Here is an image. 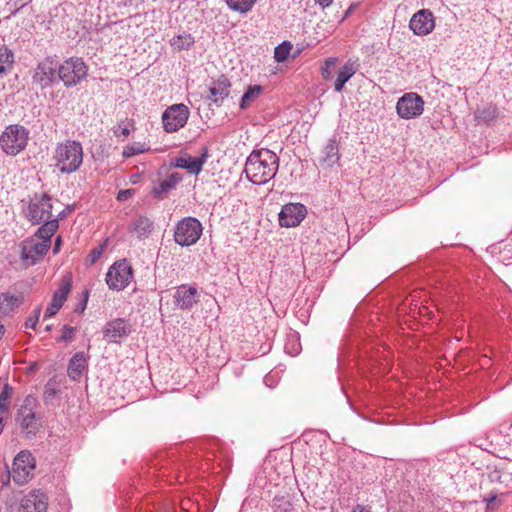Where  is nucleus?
<instances>
[{"mask_svg":"<svg viewBox=\"0 0 512 512\" xmlns=\"http://www.w3.org/2000/svg\"><path fill=\"white\" fill-rule=\"evenodd\" d=\"M48 507V498L40 490H33L28 493L21 501L20 512H46Z\"/></svg>","mask_w":512,"mask_h":512,"instance_id":"obj_17","label":"nucleus"},{"mask_svg":"<svg viewBox=\"0 0 512 512\" xmlns=\"http://www.w3.org/2000/svg\"><path fill=\"white\" fill-rule=\"evenodd\" d=\"M72 287V277L67 274L61 279L58 289L54 292L51 303L47 307L44 317L54 316L63 306Z\"/></svg>","mask_w":512,"mask_h":512,"instance_id":"obj_14","label":"nucleus"},{"mask_svg":"<svg viewBox=\"0 0 512 512\" xmlns=\"http://www.w3.org/2000/svg\"><path fill=\"white\" fill-rule=\"evenodd\" d=\"M358 64L356 61L348 60L343 67L339 70L335 80L334 89L341 92L346 82L356 73Z\"/></svg>","mask_w":512,"mask_h":512,"instance_id":"obj_23","label":"nucleus"},{"mask_svg":"<svg viewBox=\"0 0 512 512\" xmlns=\"http://www.w3.org/2000/svg\"><path fill=\"white\" fill-rule=\"evenodd\" d=\"M58 75V63L51 58L41 61L33 74V83L44 89L52 85Z\"/></svg>","mask_w":512,"mask_h":512,"instance_id":"obj_11","label":"nucleus"},{"mask_svg":"<svg viewBox=\"0 0 512 512\" xmlns=\"http://www.w3.org/2000/svg\"><path fill=\"white\" fill-rule=\"evenodd\" d=\"M82 145L75 140H66L56 148V160H82Z\"/></svg>","mask_w":512,"mask_h":512,"instance_id":"obj_19","label":"nucleus"},{"mask_svg":"<svg viewBox=\"0 0 512 512\" xmlns=\"http://www.w3.org/2000/svg\"><path fill=\"white\" fill-rule=\"evenodd\" d=\"M279 162H245L244 171L250 182L265 184L276 175Z\"/></svg>","mask_w":512,"mask_h":512,"instance_id":"obj_8","label":"nucleus"},{"mask_svg":"<svg viewBox=\"0 0 512 512\" xmlns=\"http://www.w3.org/2000/svg\"><path fill=\"white\" fill-rule=\"evenodd\" d=\"M263 87L260 85H251L244 92L239 107L241 110H246L261 94Z\"/></svg>","mask_w":512,"mask_h":512,"instance_id":"obj_26","label":"nucleus"},{"mask_svg":"<svg viewBox=\"0 0 512 512\" xmlns=\"http://www.w3.org/2000/svg\"><path fill=\"white\" fill-rule=\"evenodd\" d=\"M337 62V58L330 57L325 61V67L322 68V76L324 79L328 80L331 77L330 68L333 67Z\"/></svg>","mask_w":512,"mask_h":512,"instance_id":"obj_40","label":"nucleus"},{"mask_svg":"<svg viewBox=\"0 0 512 512\" xmlns=\"http://www.w3.org/2000/svg\"><path fill=\"white\" fill-rule=\"evenodd\" d=\"M87 368V358L83 352L73 355L68 364V376L71 380H78L83 371Z\"/></svg>","mask_w":512,"mask_h":512,"instance_id":"obj_22","label":"nucleus"},{"mask_svg":"<svg viewBox=\"0 0 512 512\" xmlns=\"http://www.w3.org/2000/svg\"><path fill=\"white\" fill-rule=\"evenodd\" d=\"M307 208L301 203H288L282 206L278 216L281 227H296L306 217Z\"/></svg>","mask_w":512,"mask_h":512,"instance_id":"obj_12","label":"nucleus"},{"mask_svg":"<svg viewBox=\"0 0 512 512\" xmlns=\"http://www.w3.org/2000/svg\"><path fill=\"white\" fill-rule=\"evenodd\" d=\"M148 150H149V146L146 143L136 142V143L127 145L122 151V156L124 158H130V157L142 154Z\"/></svg>","mask_w":512,"mask_h":512,"instance_id":"obj_31","label":"nucleus"},{"mask_svg":"<svg viewBox=\"0 0 512 512\" xmlns=\"http://www.w3.org/2000/svg\"><path fill=\"white\" fill-rule=\"evenodd\" d=\"M256 0H226L228 7L239 13H247L250 11Z\"/></svg>","mask_w":512,"mask_h":512,"instance_id":"obj_30","label":"nucleus"},{"mask_svg":"<svg viewBox=\"0 0 512 512\" xmlns=\"http://www.w3.org/2000/svg\"><path fill=\"white\" fill-rule=\"evenodd\" d=\"M43 225L37 230L36 236L41 238L42 241H47L51 245V237L58 229V220H46L42 222Z\"/></svg>","mask_w":512,"mask_h":512,"instance_id":"obj_27","label":"nucleus"},{"mask_svg":"<svg viewBox=\"0 0 512 512\" xmlns=\"http://www.w3.org/2000/svg\"><path fill=\"white\" fill-rule=\"evenodd\" d=\"M41 315V307L34 309L33 313L27 318L25 328L35 329Z\"/></svg>","mask_w":512,"mask_h":512,"instance_id":"obj_38","label":"nucleus"},{"mask_svg":"<svg viewBox=\"0 0 512 512\" xmlns=\"http://www.w3.org/2000/svg\"><path fill=\"white\" fill-rule=\"evenodd\" d=\"M114 134L120 138L122 137L123 139L127 138L130 134V130H129V127L128 126H122L121 124H119L115 129H114Z\"/></svg>","mask_w":512,"mask_h":512,"instance_id":"obj_42","label":"nucleus"},{"mask_svg":"<svg viewBox=\"0 0 512 512\" xmlns=\"http://www.w3.org/2000/svg\"><path fill=\"white\" fill-rule=\"evenodd\" d=\"M230 87L231 83L229 79L226 76L221 75L218 79L212 82V85L209 88L208 99L216 106H220L224 99L228 97Z\"/></svg>","mask_w":512,"mask_h":512,"instance_id":"obj_18","label":"nucleus"},{"mask_svg":"<svg viewBox=\"0 0 512 512\" xmlns=\"http://www.w3.org/2000/svg\"><path fill=\"white\" fill-rule=\"evenodd\" d=\"M102 251H103V247L100 246V247H96V248H93L89 254V258H90V262L93 264L95 263L101 256L102 254Z\"/></svg>","mask_w":512,"mask_h":512,"instance_id":"obj_43","label":"nucleus"},{"mask_svg":"<svg viewBox=\"0 0 512 512\" xmlns=\"http://www.w3.org/2000/svg\"><path fill=\"white\" fill-rule=\"evenodd\" d=\"M87 300H88V291H85L84 293V299L82 301L81 304H79V308L77 310H79V312H83L86 308V304H87Z\"/></svg>","mask_w":512,"mask_h":512,"instance_id":"obj_45","label":"nucleus"},{"mask_svg":"<svg viewBox=\"0 0 512 512\" xmlns=\"http://www.w3.org/2000/svg\"><path fill=\"white\" fill-rule=\"evenodd\" d=\"M133 279V268L126 259L114 262L106 273V283L111 290L125 289Z\"/></svg>","mask_w":512,"mask_h":512,"instance_id":"obj_6","label":"nucleus"},{"mask_svg":"<svg viewBox=\"0 0 512 512\" xmlns=\"http://www.w3.org/2000/svg\"><path fill=\"white\" fill-rule=\"evenodd\" d=\"M203 232L201 222L195 217H184L174 227V241L182 247H189L197 243Z\"/></svg>","mask_w":512,"mask_h":512,"instance_id":"obj_1","label":"nucleus"},{"mask_svg":"<svg viewBox=\"0 0 512 512\" xmlns=\"http://www.w3.org/2000/svg\"><path fill=\"white\" fill-rule=\"evenodd\" d=\"M28 138L29 131L24 126L13 124L1 134L0 145L7 155L15 156L25 149Z\"/></svg>","mask_w":512,"mask_h":512,"instance_id":"obj_2","label":"nucleus"},{"mask_svg":"<svg viewBox=\"0 0 512 512\" xmlns=\"http://www.w3.org/2000/svg\"><path fill=\"white\" fill-rule=\"evenodd\" d=\"M140 180V175L139 174H134L131 176L130 178V181L133 183V184H136L138 183Z\"/></svg>","mask_w":512,"mask_h":512,"instance_id":"obj_50","label":"nucleus"},{"mask_svg":"<svg viewBox=\"0 0 512 512\" xmlns=\"http://www.w3.org/2000/svg\"><path fill=\"white\" fill-rule=\"evenodd\" d=\"M181 180L182 176L178 172L171 173L166 179L161 180L157 186L153 187V196L157 199H163Z\"/></svg>","mask_w":512,"mask_h":512,"instance_id":"obj_21","label":"nucleus"},{"mask_svg":"<svg viewBox=\"0 0 512 512\" xmlns=\"http://www.w3.org/2000/svg\"><path fill=\"white\" fill-rule=\"evenodd\" d=\"M134 191L132 189L120 190L117 194L118 201H126L133 195Z\"/></svg>","mask_w":512,"mask_h":512,"instance_id":"obj_44","label":"nucleus"},{"mask_svg":"<svg viewBox=\"0 0 512 512\" xmlns=\"http://www.w3.org/2000/svg\"><path fill=\"white\" fill-rule=\"evenodd\" d=\"M351 512H371V510L363 505H356Z\"/></svg>","mask_w":512,"mask_h":512,"instance_id":"obj_48","label":"nucleus"},{"mask_svg":"<svg viewBox=\"0 0 512 512\" xmlns=\"http://www.w3.org/2000/svg\"><path fill=\"white\" fill-rule=\"evenodd\" d=\"M35 467V458L31 452L27 450L19 452L14 458L10 472L13 481L17 485L26 484L32 479Z\"/></svg>","mask_w":512,"mask_h":512,"instance_id":"obj_7","label":"nucleus"},{"mask_svg":"<svg viewBox=\"0 0 512 512\" xmlns=\"http://www.w3.org/2000/svg\"><path fill=\"white\" fill-rule=\"evenodd\" d=\"M65 217H66V210H63V211H61V212L58 214V216H57L54 220H58V222H59L60 220H62V219H63V218H65Z\"/></svg>","mask_w":512,"mask_h":512,"instance_id":"obj_51","label":"nucleus"},{"mask_svg":"<svg viewBox=\"0 0 512 512\" xmlns=\"http://www.w3.org/2000/svg\"><path fill=\"white\" fill-rule=\"evenodd\" d=\"M9 406L5 404H0V416L5 417L8 413Z\"/></svg>","mask_w":512,"mask_h":512,"instance_id":"obj_49","label":"nucleus"},{"mask_svg":"<svg viewBox=\"0 0 512 512\" xmlns=\"http://www.w3.org/2000/svg\"><path fill=\"white\" fill-rule=\"evenodd\" d=\"M49 248L47 241L27 239L21 245V259L28 265H34L46 255Z\"/></svg>","mask_w":512,"mask_h":512,"instance_id":"obj_13","label":"nucleus"},{"mask_svg":"<svg viewBox=\"0 0 512 512\" xmlns=\"http://www.w3.org/2000/svg\"><path fill=\"white\" fill-rule=\"evenodd\" d=\"M193 44L194 38L188 33L179 34L170 40L171 47L176 51L187 50Z\"/></svg>","mask_w":512,"mask_h":512,"instance_id":"obj_29","label":"nucleus"},{"mask_svg":"<svg viewBox=\"0 0 512 512\" xmlns=\"http://www.w3.org/2000/svg\"><path fill=\"white\" fill-rule=\"evenodd\" d=\"M434 26L433 14L427 9L416 12L409 23L410 29L416 35H427L433 30Z\"/></svg>","mask_w":512,"mask_h":512,"instance_id":"obj_16","label":"nucleus"},{"mask_svg":"<svg viewBox=\"0 0 512 512\" xmlns=\"http://www.w3.org/2000/svg\"><path fill=\"white\" fill-rule=\"evenodd\" d=\"M316 4L320 5L322 8L329 7L333 0H314Z\"/></svg>","mask_w":512,"mask_h":512,"instance_id":"obj_47","label":"nucleus"},{"mask_svg":"<svg viewBox=\"0 0 512 512\" xmlns=\"http://www.w3.org/2000/svg\"><path fill=\"white\" fill-rule=\"evenodd\" d=\"M292 49V44L289 41H284L278 46L275 47L274 50V59L277 62H284L288 59L289 54Z\"/></svg>","mask_w":512,"mask_h":512,"instance_id":"obj_33","label":"nucleus"},{"mask_svg":"<svg viewBox=\"0 0 512 512\" xmlns=\"http://www.w3.org/2000/svg\"><path fill=\"white\" fill-rule=\"evenodd\" d=\"M130 229L139 239L148 238L154 229V223L145 216H138L133 220Z\"/></svg>","mask_w":512,"mask_h":512,"instance_id":"obj_24","label":"nucleus"},{"mask_svg":"<svg viewBox=\"0 0 512 512\" xmlns=\"http://www.w3.org/2000/svg\"><path fill=\"white\" fill-rule=\"evenodd\" d=\"M196 297L197 289L187 285L179 286L173 295L174 304L182 310L190 309L196 304Z\"/></svg>","mask_w":512,"mask_h":512,"instance_id":"obj_20","label":"nucleus"},{"mask_svg":"<svg viewBox=\"0 0 512 512\" xmlns=\"http://www.w3.org/2000/svg\"><path fill=\"white\" fill-rule=\"evenodd\" d=\"M75 334H76V328L75 327H72V326H69V325H64L63 328H62V335L60 336L58 341H61V342H71V341L74 340Z\"/></svg>","mask_w":512,"mask_h":512,"instance_id":"obj_37","label":"nucleus"},{"mask_svg":"<svg viewBox=\"0 0 512 512\" xmlns=\"http://www.w3.org/2000/svg\"><path fill=\"white\" fill-rule=\"evenodd\" d=\"M52 329L51 325L46 326L45 330L50 331Z\"/></svg>","mask_w":512,"mask_h":512,"instance_id":"obj_52","label":"nucleus"},{"mask_svg":"<svg viewBox=\"0 0 512 512\" xmlns=\"http://www.w3.org/2000/svg\"><path fill=\"white\" fill-rule=\"evenodd\" d=\"M498 116V108L494 104H485L475 111V118L479 122L491 123Z\"/></svg>","mask_w":512,"mask_h":512,"instance_id":"obj_25","label":"nucleus"},{"mask_svg":"<svg viewBox=\"0 0 512 512\" xmlns=\"http://www.w3.org/2000/svg\"><path fill=\"white\" fill-rule=\"evenodd\" d=\"M204 162H171L174 167L186 169L191 174H199L202 171Z\"/></svg>","mask_w":512,"mask_h":512,"instance_id":"obj_34","label":"nucleus"},{"mask_svg":"<svg viewBox=\"0 0 512 512\" xmlns=\"http://www.w3.org/2000/svg\"><path fill=\"white\" fill-rule=\"evenodd\" d=\"M332 158L339 159V148L335 139H330L325 146V160H331Z\"/></svg>","mask_w":512,"mask_h":512,"instance_id":"obj_35","label":"nucleus"},{"mask_svg":"<svg viewBox=\"0 0 512 512\" xmlns=\"http://www.w3.org/2000/svg\"><path fill=\"white\" fill-rule=\"evenodd\" d=\"M132 331L130 322L123 318H116L106 323L103 328L104 339L117 343L127 337Z\"/></svg>","mask_w":512,"mask_h":512,"instance_id":"obj_15","label":"nucleus"},{"mask_svg":"<svg viewBox=\"0 0 512 512\" xmlns=\"http://www.w3.org/2000/svg\"><path fill=\"white\" fill-rule=\"evenodd\" d=\"M82 162H57L55 167L61 173H72L79 169Z\"/></svg>","mask_w":512,"mask_h":512,"instance_id":"obj_36","label":"nucleus"},{"mask_svg":"<svg viewBox=\"0 0 512 512\" xmlns=\"http://www.w3.org/2000/svg\"><path fill=\"white\" fill-rule=\"evenodd\" d=\"M201 150L203 151V153L199 157L198 156H187L185 154V155L174 157L171 160H189V161H192V160H205L208 157L207 148L206 147H202Z\"/></svg>","mask_w":512,"mask_h":512,"instance_id":"obj_41","label":"nucleus"},{"mask_svg":"<svg viewBox=\"0 0 512 512\" xmlns=\"http://www.w3.org/2000/svg\"><path fill=\"white\" fill-rule=\"evenodd\" d=\"M246 160H279L276 154L266 148L254 149Z\"/></svg>","mask_w":512,"mask_h":512,"instance_id":"obj_32","label":"nucleus"},{"mask_svg":"<svg viewBox=\"0 0 512 512\" xmlns=\"http://www.w3.org/2000/svg\"><path fill=\"white\" fill-rule=\"evenodd\" d=\"M397 114L402 119H413L424 110V100L417 93L409 92L401 96L396 103Z\"/></svg>","mask_w":512,"mask_h":512,"instance_id":"obj_10","label":"nucleus"},{"mask_svg":"<svg viewBox=\"0 0 512 512\" xmlns=\"http://www.w3.org/2000/svg\"><path fill=\"white\" fill-rule=\"evenodd\" d=\"M13 388L9 384H5L0 393V404L10 405V398L12 396Z\"/></svg>","mask_w":512,"mask_h":512,"instance_id":"obj_39","label":"nucleus"},{"mask_svg":"<svg viewBox=\"0 0 512 512\" xmlns=\"http://www.w3.org/2000/svg\"><path fill=\"white\" fill-rule=\"evenodd\" d=\"M189 109L185 104H173L166 108L162 114L163 128L173 133L184 127L189 118Z\"/></svg>","mask_w":512,"mask_h":512,"instance_id":"obj_9","label":"nucleus"},{"mask_svg":"<svg viewBox=\"0 0 512 512\" xmlns=\"http://www.w3.org/2000/svg\"><path fill=\"white\" fill-rule=\"evenodd\" d=\"M37 406L38 401L36 397L27 395L15 415V421L28 437L35 436L39 429L36 418Z\"/></svg>","mask_w":512,"mask_h":512,"instance_id":"obj_3","label":"nucleus"},{"mask_svg":"<svg viewBox=\"0 0 512 512\" xmlns=\"http://www.w3.org/2000/svg\"><path fill=\"white\" fill-rule=\"evenodd\" d=\"M61 244H62V240H61V237L58 236L55 240V243H54V247H53V253L56 254L59 252L60 250V247H61Z\"/></svg>","mask_w":512,"mask_h":512,"instance_id":"obj_46","label":"nucleus"},{"mask_svg":"<svg viewBox=\"0 0 512 512\" xmlns=\"http://www.w3.org/2000/svg\"><path fill=\"white\" fill-rule=\"evenodd\" d=\"M14 63V54L6 46L0 47V77H3L12 69Z\"/></svg>","mask_w":512,"mask_h":512,"instance_id":"obj_28","label":"nucleus"},{"mask_svg":"<svg viewBox=\"0 0 512 512\" xmlns=\"http://www.w3.org/2000/svg\"><path fill=\"white\" fill-rule=\"evenodd\" d=\"M88 67L78 57H71L58 65V78L66 87H74L86 79Z\"/></svg>","mask_w":512,"mask_h":512,"instance_id":"obj_4","label":"nucleus"},{"mask_svg":"<svg viewBox=\"0 0 512 512\" xmlns=\"http://www.w3.org/2000/svg\"><path fill=\"white\" fill-rule=\"evenodd\" d=\"M52 207V199L49 195L46 193L35 194L24 209V215L32 224H40L43 221L51 220Z\"/></svg>","mask_w":512,"mask_h":512,"instance_id":"obj_5","label":"nucleus"}]
</instances>
